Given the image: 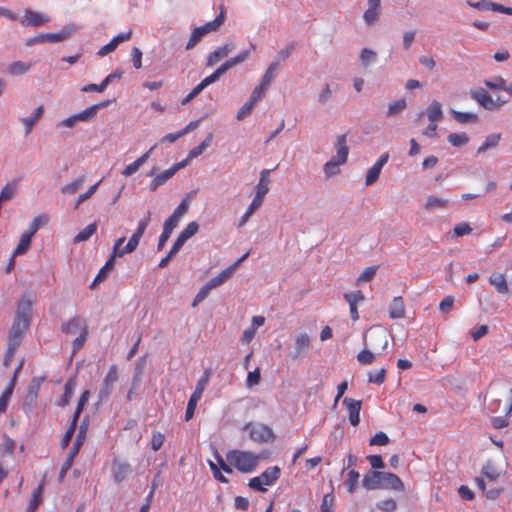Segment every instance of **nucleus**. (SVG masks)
<instances>
[{"label": "nucleus", "mask_w": 512, "mask_h": 512, "mask_svg": "<svg viewBox=\"0 0 512 512\" xmlns=\"http://www.w3.org/2000/svg\"><path fill=\"white\" fill-rule=\"evenodd\" d=\"M36 302V297L27 293L22 295L16 310V316L8 336V343L20 345L25 332L28 330L32 317V306Z\"/></svg>", "instance_id": "obj_1"}, {"label": "nucleus", "mask_w": 512, "mask_h": 512, "mask_svg": "<svg viewBox=\"0 0 512 512\" xmlns=\"http://www.w3.org/2000/svg\"><path fill=\"white\" fill-rule=\"evenodd\" d=\"M269 174L270 171L267 169H264L260 173V179L258 184L255 187L256 193L255 196L252 197V201L250 205L248 206L245 213L242 215V217L239 220L238 226L243 227L249 218L255 213L256 210H258L263 203L265 195L269 191Z\"/></svg>", "instance_id": "obj_2"}, {"label": "nucleus", "mask_w": 512, "mask_h": 512, "mask_svg": "<svg viewBox=\"0 0 512 512\" xmlns=\"http://www.w3.org/2000/svg\"><path fill=\"white\" fill-rule=\"evenodd\" d=\"M227 461L242 473H251L259 464L260 456L250 451L231 450L226 455Z\"/></svg>", "instance_id": "obj_3"}, {"label": "nucleus", "mask_w": 512, "mask_h": 512, "mask_svg": "<svg viewBox=\"0 0 512 512\" xmlns=\"http://www.w3.org/2000/svg\"><path fill=\"white\" fill-rule=\"evenodd\" d=\"M109 104H110V100H105L100 103L91 105V106L87 107L86 109H84L83 111L76 113V114L60 121L57 124V127L63 126V127H67V128H73L77 122H89L96 117L98 111L101 108H105Z\"/></svg>", "instance_id": "obj_4"}, {"label": "nucleus", "mask_w": 512, "mask_h": 512, "mask_svg": "<svg viewBox=\"0 0 512 512\" xmlns=\"http://www.w3.org/2000/svg\"><path fill=\"white\" fill-rule=\"evenodd\" d=\"M470 96L480 106L488 111L499 110L504 104L507 103L506 100H501L500 98L494 100L492 96L484 88L481 87L471 89Z\"/></svg>", "instance_id": "obj_5"}, {"label": "nucleus", "mask_w": 512, "mask_h": 512, "mask_svg": "<svg viewBox=\"0 0 512 512\" xmlns=\"http://www.w3.org/2000/svg\"><path fill=\"white\" fill-rule=\"evenodd\" d=\"M388 343L387 332L383 329L372 330L368 336H364L365 347H370L372 350L377 351L378 355L386 351Z\"/></svg>", "instance_id": "obj_6"}, {"label": "nucleus", "mask_w": 512, "mask_h": 512, "mask_svg": "<svg viewBox=\"0 0 512 512\" xmlns=\"http://www.w3.org/2000/svg\"><path fill=\"white\" fill-rule=\"evenodd\" d=\"M85 435H86V428L83 425H81L80 429H79V432L77 434L76 440H75V442L73 444V447L71 448L70 452L67 455V458H66L65 462L63 463V465L61 467V470H60V473H59V481L60 482L63 481V479L65 478L67 472L72 467L74 459L77 456V454H78V452L80 450V447L84 443Z\"/></svg>", "instance_id": "obj_7"}, {"label": "nucleus", "mask_w": 512, "mask_h": 512, "mask_svg": "<svg viewBox=\"0 0 512 512\" xmlns=\"http://www.w3.org/2000/svg\"><path fill=\"white\" fill-rule=\"evenodd\" d=\"M209 381V373L206 372L203 377H201L196 385V388L192 395L190 396V399L187 404L186 412H185V420L189 421L193 418L194 412L197 406V403L202 397V394L208 384Z\"/></svg>", "instance_id": "obj_8"}, {"label": "nucleus", "mask_w": 512, "mask_h": 512, "mask_svg": "<svg viewBox=\"0 0 512 512\" xmlns=\"http://www.w3.org/2000/svg\"><path fill=\"white\" fill-rule=\"evenodd\" d=\"M73 30L69 27L63 28L58 33H40L34 37H31L26 40L25 45L26 46H33L35 44L39 43H57L65 40L68 38Z\"/></svg>", "instance_id": "obj_9"}, {"label": "nucleus", "mask_w": 512, "mask_h": 512, "mask_svg": "<svg viewBox=\"0 0 512 512\" xmlns=\"http://www.w3.org/2000/svg\"><path fill=\"white\" fill-rule=\"evenodd\" d=\"M150 215H151V212L148 211L147 215L138 222L135 232L130 237V239L128 240L125 247H123L122 253H125V255H126V254L134 252L137 249L139 242L149 224Z\"/></svg>", "instance_id": "obj_10"}, {"label": "nucleus", "mask_w": 512, "mask_h": 512, "mask_svg": "<svg viewBox=\"0 0 512 512\" xmlns=\"http://www.w3.org/2000/svg\"><path fill=\"white\" fill-rule=\"evenodd\" d=\"M118 380V371L117 367L115 365H111L108 373L106 374L105 378L103 379L102 386L99 390V399L101 401H104L109 398L111 395L114 384Z\"/></svg>", "instance_id": "obj_11"}, {"label": "nucleus", "mask_w": 512, "mask_h": 512, "mask_svg": "<svg viewBox=\"0 0 512 512\" xmlns=\"http://www.w3.org/2000/svg\"><path fill=\"white\" fill-rule=\"evenodd\" d=\"M311 339L307 333H299L294 340L293 351L290 353L292 360L303 358L309 351Z\"/></svg>", "instance_id": "obj_12"}, {"label": "nucleus", "mask_w": 512, "mask_h": 512, "mask_svg": "<svg viewBox=\"0 0 512 512\" xmlns=\"http://www.w3.org/2000/svg\"><path fill=\"white\" fill-rule=\"evenodd\" d=\"M247 428H250L249 434L250 438L259 443H268L273 441L274 434L271 428L263 424L256 425H248Z\"/></svg>", "instance_id": "obj_13"}, {"label": "nucleus", "mask_w": 512, "mask_h": 512, "mask_svg": "<svg viewBox=\"0 0 512 512\" xmlns=\"http://www.w3.org/2000/svg\"><path fill=\"white\" fill-rule=\"evenodd\" d=\"M50 22V18L36 11H33L29 8L25 9L24 16L20 20L22 26L28 27H41Z\"/></svg>", "instance_id": "obj_14"}, {"label": "nucleus", "mask_w": 512, "mask_h": 512, "mask_svg": "<svg viewBox=\"0 0 512 512\" xmlns=\"http://www.w3.org/2000/svg\"><path fill=\"white\" fill-rule=\"evenodd\" d=\"M112 477L116 483H121L132 473V467L128 462L113 460L111 467Z\"/></svg>", "instance_id": "obj_15"}, {"label": "nucleus", "mask_w": 512, "mask_h": 512, "mask_svg": "<svg viewBox=\"0 0 512 512\" xmlns=\"http://www.w3.org/2000/svg\"><path fill=\"white\" fill-rule=\"evenodd\" d=\"M388 159H389L388 153L382 154L378 158V160L373 164V166L368 170L366 179H365L366 186H371L378 180L381 170H382L383 166L388 162Z\"/></svg>", "instance_id": "obj_16"}, {"label": "nucleus", "mask_w": 512, "mask_h": 512, "mask_svg": "<svg viewBox=\"0 0 512 512\" xmlns=\"http://www.w3.org/2000/svg\"><path fill=\"white\" fill-rule=\"evenodd\" d=\"M344 299L349 304L350 315L353 321H357L359 319L357 304L361 303L365 300V296L362 291L357 290L344 294Z\"/></svg>", "instance_id": "obj_17"}, {"label": "nucleus", "mask_w": 512, "mask_h": 512, "mask_svg": "<svg viewBox=\"0 0 512 512\" xmlns=\"http://www.w3.org/2000/svg\"><path fill=\"white\" fill-rule=\"evenodd\" d=\"M343 404L348 410L350 424L357 426L360 422L361 401L346 397L343 400Z\"/></svg>", "instance_id": "obj_18"}, {"label": "nucleus", "mask_w": 512, "mask_h": 512, "mask_svg": "<svg viewBox=\"0 0 512 512\" xmlns=\"http://www.w3.org/2000/svg\"><path fill=\"white\" fill-rule=\"evenodd\" d=\"M83 329H88V327L86 321L80 316H74L73 318L64 322L61 326L63 333L71 335L76 334L79 331L81 333Z\"/></svg>", "instance_id": "obj_19"}, {"label": "nucleus", "mask_w": 512, "mask_h": 512, "mask_svg": "<svg viewBox=\"0 0 512 512\" xmlns=\"http://www.w3.org/2000/svg\"><path fill=\"white\" fill-rule=\"evenodd\" d=\"M381 488L404 491L405 487L401 479L393 473L382 472Z\"/></svg>", "instance_id": "obj_20"}, {"label": "nucleus", "mask_w": 512, "mask_h": 512, "mask_svg": "<svg viewBox=\"0 0 512 512\" xmlns=\"http://www.w3.org/2000/svg\"><path fill=\"white\" fill-rule=\"evenodd\" d=\"M234 49L235 45L233 43H226L225 45L218 47L215 51L209 54L206 65H215L218 61L227 57Z\"/></svg>", "instance_id": "obj_21"}, {"label": "nucleus", "mask_w": 512, "mask_h": 512, "mask_svg": "<svg viewBox=\"0 0 512 512\" xmlns=\"http://www.w3.org/2000/svg\"><path fill=\"white\" fill-rule=\"evenodd\" d=\"M334 147L336 150V156L333 158L340 160V163H346L349 154L346 134L337 136Z\"/></svg>", "instance_id": "obj_22"}, {"label": "nucleus", "mask_w": 512, "mask_h": 512, "mask_svg": "<svg viewBox=\"0 0 512 512\" xmlns=\"http://www.w3.org/2000/svg\"><path fill=\"white\" fill-rule=\"evenodd\" d=\"M155 147L156 146L151 147L141 157H139L137 160H135L131 164L127 165L125 167V169L122 171V175L125 177H129V176L133 175L134 173H136L139 170V168L148 161V159H149L152 151L155 149Z\"/></svg>", "instance_id": "obj_23"}, {"label": "nucleus", "mask_w": 512, "mask_h": 512, "mask_svg": "<svg viewBox=\"0 0 512 512\" xmlns=\"http://www.w3.org/2000/svg\"><path fill=\"white\" fill-rule=\"evenodd\" d=\"M382 472L369 471L363 477L362 484L368 490L381 488Z\"/></svg>", "instance_id": "obj_24"}, {"label": "nucleus", "mask_w": 512, "mask_h": 512, "mask_svg": "<svg viewBox=\"0 0 512 512\" xmlns=\"http://www.w3.org/2000/svg\"><path fill=\"white\" fill-rule=\"evenodd\" d=\"M178 223L173 221L172 219L168 218L163 225L162 233L159 237L158 244H157V250L161 251L168 239L170 238L173 230L177 227Z\"/></svg>", "instance_id": "obj_25"}, {"label": "nucleus", "mask_w": 512, "mask_h": 512, "mask_svg": "<svg viewBox=\"0 0 512 512\" xmlns=\"http://www.w3.org/2000/svg\"><path fill=\"white\" fill-rule=\"evenodd\" d=\"M449 203L450 201L448 199L439 198L436 196H429L424 205V209L429 213H433L438 210L446 209Z\"/></svg>", "instance_id": "obj_26"}, {"label": "nucleus", "mask_w": 512, "mask_h": 512, "mask_svg": "<svg viewBox=\"0 0 512 512\" xmlns=\"http://www.w3.org/2000/svg\"><path fill=\"white\" fill-rule=\"evenodd\" d=\"M236 268H237V264H232L231 266H229L228 268L223 270L221 273H219L218 275H216L215 277L210 279L206 283V285L211 290L222 285L233 274V272L235 271Z\"/></svg>", "instance_id": "obj_27"}, {"label": "nucleus", "mask_w": 512, "mask_h": 512, "mask_svg": "<svg viewBox=\"0 0 512 512\" xmlns=\"http://www.w3.org/2000/svg\"><path fill=\"white\" fill-rule=\"evenodd\" d=\"M43 113H44V107L42 105H40L39 107L36 108V110L34 111V113L31 116L20 118V122L25 127L26 135L31 133L34 125L42 117Z\"/></svg>", "instance_id": "obj_28"}, {"label": "nucleus", "mask_w": 512, "mask_h": 512, "mask_svg": "<svg viewBox=\"0 0 512 512\" xmlns=\"http://www.w3.org/2000/svg\"><path fill=\"white\" fill-rule=\"evenodd\" d=\"M430 122L437 123L443 119L442 105L439 101L433 100L425 111Z\"/></svg>", "instance_id": "obj_29"}, {"label": "nucleus", "mask_w": 512, "mask_h": 512, "mask_svg": "<svg viewBox=\"0 0 512 512\" xmlns=\"http://www.w3.org/2000/svg\"><path fill=\"white\" fill-rule=\"evenodd\" d=\"M281 470L278 466L268 467L259 477L264 486H270L280 477Z\"/></svg>", "instance_id": "obj_30"}, {"label": "nucleus", "mask_w": 512, "mask_h": 512, "mask_svg": "<svg viewBox=\"0 0 512 512\" xmlns=\"http://www.w3.org/2000/svg\"><path fill=\"white\" fill-rule=\"evenodd\" d=\"M405 315V305L402 297H394L390 307L389 316L392 319L402 318Z\"/></svg>", "instance_id": "obj_31"}, {"label": "nucleus", "mask_w": 512, "mask_h": 512, "mask_svg": "<svg viewBox=\"0 0 512 512\" xmlns=\"http://www.w3.org/2000/svg\"><path fill=\"white\" fill-rule=\"evenodd\" d=\"M489 283L500 294H506L508 292V284L503 274L493 273L489 277Z\"/></svg>", "instance_id": "obj_32"}, {"label": "nucleus", "mask_w": 512, "mask_h": 512, "mask_svg": "<svg viewBox=\"0 0 512 512\" xmlns=\"http://www.w3.org/2000/svg\"><path fill=\"white\" fill-rule=\"evenodd\" d=\"M175 175V169L169 168L160 174L156 175L155 178L149 184L151 191H155L159 186L163 185Z\"/></svg>", "instance_id": "obj_33"}, {"label": "nucleus", "mask_w": 512, "mask_h": 512, "mask_svg": "<svg viewBox=\"0 0 512 512\" xmlns=\"http://www.w3.org/2000/svg\"><path fill=\"white\" fill-rule=\"evenodd\" d=\"M255 49V45L253 43L250 44V47L242 52H240L238 55L230 58L226 62H224V66L227 70L233 68L234 66L244 62L250 55L251 51Z\"/></svg>", "instance_id": "obj_34"}, {"label": "nucleus", "mask_w": 512, "mask_h": 512, "mask_svg": "<svg viewBox=\"0 0 512 512\" xmlns=\"http://www.w3.org/2000/svg\"><path fill=\"white\" fill-rule=\"evenodd\" d=\"M500 140H501L500 133H494V134H490V135L486 136L482 145L478 147L477 154H482L489 149L497 147Z\"/></svg>", "instance_id": "obj_35"}, {"label": "nucleus", "mask_w": 512, "mask_h": 512, "mask_svg": "<svg viewBox=\"0 0 512 512\" xmlns=\"http://www.w3.org/2000/svg\"><path fill=\"white\" fill-rule=\"evenodd\" d=\"M450 113L452 117L460 124L475 123L478 120V116L472 112H459L452 109Z\"/></svg>", "instance_id": "obj_36"}, {"label": "nucleus", "mask_w": 512, "mask_h": 512, "mask_svg": "<svg viewBox=\"0 0 512 512\" xmlns=\"http://www.w3.org/2000/svg\"><path fill=\"white\" fill-rule=\"evenodd\" d=\"M344 163H340V160L332 158L328 162L325 163L323 167V171L326 178H330L336 176L340 173V166Z\"/></svg>", "instance_id": "obj_37"}, {"label": "nucleus", "mask_w": 512, "mask_h": 512, "mask_svg": "<svg viewBox=\"0 0 512 512\" xmlns=\"http://www.w3.org/2000/svg\"><path fill=\"white\" fill-rule=\"evenodd\" d=\"M32 236L27 232L21 235L20 241L13 252V257L26 253L31 245Z\"/></svg>", "instance_id": "obj_38"}, {"label": "nucleus", "mask_w": 512, "mask_h": 512, "mask_svg": "<svg viewBox=\"0 0 512 512\" xmlns=\"http://www.w3.org/2000/svg\"><path fill=\"white\" fill-rule=\"evenodd\" d=\"M213 134L209 133L207 137L196 147L191 149L188 153V158H196L200 156L212 143Z\"/></svg>", "instance_id": "obj_39"}, {"label": "nucleus", "mask_w": 512, "mask_h": 512, "mask_svg": "<svg viewBox=\"0 0 512 512\" xmlns=\"http://www.w3.org/2000/svg\"><path fill=\"white\" fill-rule=\"evenodd\" d=\"M85 182V176H81L74 181L64 185L61 187V192L65 195H73L76 193L80 188L83 187Z\"/></svg>", "instance_id": "obj_40"}, {"label": "nucleus", "mask_w": 512, "mask_h": 512, "mask_svg": "<svg viewBox=\"0 0 512 512\" xmlns=\"http://www.w3.org/2000/svg\"><path fill=\"white\" fill-rule=\"evenodd\" d=\"M96 230V222L89 224L74 237V243L87 241L96 232Z\"/></svg>", "instance_id": "obj_41"}, {"label": "nucleus", "mask_w": 512, "mask_h": 512, "mask_svg": "<svg viewBox=\"0 0 512 512\" xmlns=\"http://www.w3.org/2000/svg\"><path fill=\"white\" fill-rule=\"evenodd\" d=\"M199 229V225L197 222H190L178 235V239H180L183 243L189 240L192 236H194Z\"/></svg>", "instance_id": "obj_42"}, {"label": "nucleus", "mask_w": 512, "mask_h": 512, "mask_svg": "<svg viewBox=\"0 0 512 512\" xmlns=\"http://www.w3.org/2000/svg\"><path fill=\"white\" fill-rule=\"evenodd\" d=\"M48 220V216L46 215H39L35 217L31 221L29 228L26 232L33 237L42 226L48 223Z\"/></svg>", "instance_id": "obj_43"}, {"label": "nucleus", "mask_w": 512, "mask_h": 512, "mask_svg": "<svg viewBox=\"0 0 512 512\" xmlns=\"http://www.w3.org/2000/svg\"><path fill=\"white\" fill-rule=\"evenodd\" d=\"M278 66H279V61H273L269 65V67L267 68V70L262 78V81H261L263 86H268V87L270 86L271 82L274 80V78L277 74Z\"/></svg>", "instance_id": "obj_44"}, {"label": "nucleus", "mask_w": 512, "mask_h": 512, "mask_svg": "<svg viewBox=\"0 0 512 512\" xmlns=\"http://www.w3.org/2000/svg\"><path fill=\"white\" fill-rule=\"evenodd\" d=\"M31 68L30 63H24L22 61H15L8 67V72L11 75H22L28 72Z\"/></svg>", "instance_id": "obj_45"}, {"label": "nucleus", "mask_w": 512, "mask_h": 512, "mask_svg": "<svg viewBox=\"0 0 512 512\" xmlns=\"http://www.w3.org/2000/svg\"><path fill=\"white\" fill-rule=\"evenodd\" d=\"M43 487H44V484L43 482L33 491V494H32V498H31V501L27 507V510L26 512H35L39 503H40V500H41V496H42V493H43Z\"/></svg>", "instance_id": "obj_46"}, {"label": "nucleus", "mask_w": 512, "mask_h": 512, "mask_svg": "<svg viewBox=\"0 0 512 512\" xmlns=\"http://www.w3.org/2000/svg\"><path fill=\"white\" fill-rule=\"evenodd\" d=\"M407 106L406 100L404 98L394 101L389 104L388 110L386 113L387 117H392L400 114Z\"/></svg>", "instance_id": "obj_47"}, {"label": "nucleus", "mask_w": 512, "mask_h": 512, "mask_svg": "<svg viewBox=\"0 0 512 512\" xmlns=\"http://www.w3.org/2000/svg\"><path fill=\"white\" fill-rule=\"evenodd\" d=\"M17 184L7 183L0 192V202L9 201L16 195Z\"/></svg>", "instance_id": "obj_48"}, {"label": "nucleus", "mask_w": 512, "mask_h": 512, "mask_svg": "<svg viewBox=\"0 0 512 512\" xmlns=\"http://www.w3.org/2000/svg\"><path fill=\"white\" fill-rule=\"evenodd\" d=\"M377 59V53L374 50L369 48H363L360 52V60L363 67H368L370 64L374 63Z\"/></svg>", "instance_id": "obj_49"}, {"label": "nucleus", "mask_w": 512, "mask_h": 512, "mask_svg": "<svg viewBox=\"0 0 512 512\" xmlns=\"http://www.w3.org/2000/svg\"><path fill=\"white\" fill-rule=\"evenodd\" d=\"M360 478L359 472L356 470H350L347 474V479L345 480V486L349 493H353L358 485V481Z\"/></svg>", "instance_id": "obj_50"}, {"label": "nucleus", "mask_w": 512, "mask_h": 512, "mask_svg": "<svg viewBox=\"0 0 512 512\" xmlns=\"http://www.w3.org/2000/svg\"><path fill=\"white\" fill-rule=\"evenodd\" d=\"M469 138L466 133H451L448 135V142L454 147H461L468 143Z\"/></svg>", "instance_id": "obj_51"}, {"label": "nucleus", "mask_w": 512, "mask_h": 512, "mask_svg": "<svg viewBox=\"0 0 512 512\" xmlns=\"http://www.w3.org/2000/svg\"><path fill=\"white\" fill-rule=\"evenodd\" d=\"M16 448V442L8 437L7 435L3 436V442L0 445V453L2 455H12Z\"/></svg>", "instance_id": "obj_52"}, {"label": "nucleus", "mask_w": 512, "mask_h": 512, "mask_svg": "<svg viewBox=\"0 0 512 512\" xmlns=\"http://www.w3.org/2000/svg\"><path fill=\"white\" fill-rule=\"evenodd\" d=\"M380 17V9L368 7L363 14L364 22L367 25H374Z\"/></svg>", "instance_id": "obj_53"}, {"label": "nucleus", "mask_w": 512, "mask_h": 512, "mask_svg": "<svg viewBox=\"0 0 512 512\" xmlns=\"http://www.w3.org/2000/svg\"><path fill=\"white\" fill-rule=\"evenodd\" d=\"M484 84L487 88L493 91L505 90L506 81L501 76H496L493 79L485 80Z\"/></svg>", "instance_id": "obj_54"}, {"label": "nucleus", "mask_w": 512, "mask_h": 512, "mask_svg": "<svg viewBox=\"0 0 512 512\" xmlns=\"http://www.w3.org/2000/svg\"><path fill=\"white\" fill-rule=\"evenodd\" d=\"M189 209V203L187 199H184L181 201V203L176 207V209L173 211L172 215L169 217L173 221L179 223L181 217L187 213Z\"/></svg>", "instance_id": "obj_55"}, {"label": "nucleus", "mask_w": 512, "mask_h": 512, "mask_svg": "<svg viewBox=\"0 0 512 512\" xmlns=\"http://www.w3.org/2000/svg\"><path fill=\"white\" fill-rule=\"evenodd\" d=\"M203 36H205L203 29L196 27L191 33L189 41L186 44V50H191L194 48L201 41Z\"/></svg>", "instance_id": "obj_56"}, {"label": "nucleus", "mask_w": 512, "mask_h": 512, "mask_svg": "<svg viewBox=\"0 0 512 512\" xmlns=\"http://www.w3.org/2000/svg\"><path fill=\"white\" fill-rule=\"evenodd\" d=\"M224 21V15L221 13L218 15L213 21H210L206 23L203 26H200L199 28L203 29V33L206 35L209 32L216 31L223 23Z\"/></svg>", "instance_id": "obj_57"}, {"label": "nucleus", "mask_w": 512, "mask_h": 512, "mask_svg": "<svg viewBox=\"0 0 512 512\" xmlns=\"http://www.w3.org/2000/svg\"><path fill=\"white\" fill-rule=\"evenodd\" d=\"M375 356L376 354L366 347L358 353L357 360L362 365H369L373 363Z\"/></svg>", "instance_id": "obj_58"}, {"label": "nucleus", "mask_w": 512, "mask_h": 512, "mask_svg": "<svg viewBox=\"0 0 512 512\" xmlns=\"http://www.w3.org/2000/svg\"><path fill=\"white\" fill-rule=\"evenodd\" d=\"M228 70L222 64L218 67L211 75L207 76L202 80V83L207 87L208 85L216 82L222 75H224Z\"/></svg>", "instance_id": "obj_59"}, {"label": "nucleus", "mask_w": 512, "mask_h": 512, "mask_svg": "<svg viewBox=\"0 0 512 512\" xmlns=\"http://www.w3.org/2000/svg\"><path fill=\"white\" fill-rule=\"evenodd\" d=\"M296 48L295 42H289L286 44L285 47H283L279 52L277 53V58L274 61H285L290 55L293 53V51Z\"/></svg>", "instance_id": "obj_60"}, {"label": "nucleus", "mask_w": 512, "mask_h": 512, "mask_svg": "<svg viewBox=\"0 0 512 512\" xmlns=\"http://www.w3.org/2000/svg\"><path fill=\"white\" fill-rule=\"evenodd\" d=\"M377 272V266L367 267L357 278V284L371 281Z\"/></svg>", "instance_id": "obj_61"}, {"label": "nucleus", "mask_w": 512, "mask_h": 512, "mask_svg": "<svg viewBox=\"0 0 512 512\" xmlns=\"http://www.w3.org/2000/svg\"><path fill=\"white\" fill-rule=\"evenodd\" d=\"M482 474L490 481H494L499 477V472L496 470V468L491 462H487L483 466Z\"/></svg>", "instance_id": "obj_62"}, {"label": "nucleus", "mask_w": 512, "mask_h": 512, "mask_svg": "<svg viewBox=\"0 0 512 512\" xmlns=\"http://www.w3.org/2000/svg\"><path fill=\"white\" fill-rule=\"evenodd\" d=\"M376 506L383 512H393L397 508V503L393 498H388L378 502Z\"/></svg>", "instance_id": "obj_63"}, {"label": "nucleus", "mask_w": 512, "mask_h": 512, "mask_svg": "<svg viewBox=\"0 0 512 512\" xmlns=\"http://www.w3.org/2000/svg\"><path fill=\"white\" fill-rule=\"evenodd\" d=\"M385 376H386V370H385V368H381L380 370H377L375 372H370L368 375V377H369L368 381L370 383L380 385V384L384 383Z\"/></svg>", "instance_id": "obj_64"}]
</instances>
